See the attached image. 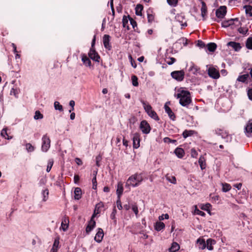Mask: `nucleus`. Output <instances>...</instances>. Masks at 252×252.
Here are the masks:
<instances>
[{"instance_id":"obj_13","label":"nucleus","mask_w":252,"mask_h":252,"mask_svg":"<svg viewBox=\"0 0 252 252\" xmlns=\"http://www.w3.org/2000/svg\"><path fill=\"white\" fill-rule=\"evenodd\" d=\"M175 19L177 22L180 23L182 28L187 26V21L185 19V16L182 14H177L175 16Z\"/></svg>"},{"instance_id":"obj_20","label":"nucleus","mask_w":252,"mask_h":252,"mask_svg":"<svg viewBox=\"0 0 252 252\" xmlns=\"http://www.w3.org/2000/svg\"><path fill=\"white\" fill-rule=\"evenodd\" d=\"M197 244L198 245V248L200 250H204L206 248V244L205 241L204 239L199 238L197 240Z\"/></svg>"},{"instance_id":"obj_49","label":"nucleus","mask_w":252,"mask_h":252,"mask_svg":"<svg viewBox=\"0 0 252 252\" xmlns=\"http://www.w3.org/2000/svg\"><path fill=\"white\" fill-rule=\"evenodd\" d=\"M54 107L56 110H58L60 111H63V107L62 105L58 101H55L54 102Z\"/></svg>"},{"instance_id":"obj_58","label":"nucleus","mask_w":252,"mask_h":252,"mask_svg":"<svg viewBox=\"0 0 252 252\" xmlns=\"http://www.w3.org/2000/svg\"><path fill=\"white\" fill-rule=\"evenodd\" d=\"M195 213L196 214L200 215L201 216H205L206 215L204 212L199 210L197 208V207H196L195 209Z\"/></svg>"},{"instance_id":"obj_59","label":"nucleus","mask_w":252,"mask_h":252,"mask_svg":"<svg viewBox=\"0 0 252 252\" xmlns=\"http://www.w3.org/2000/svg\"><path fill=\"white\" fill-rule=\"evenodd\" d=\"M132 210H133L135 214L137 216L139 212L137 206L136 205H132Z\"/></svg>"},{"instance_id":"obj_10","label":"nucleus","mask_w":252,"mask_h":252,"mask_svg":"<svg viewBox=\"0 0 252 252\" xmlns=\"http://www.w3.org/2000/svg\"><path fill=\"white\" fill-rule=\"evenodd\" d=\"M208 75L215 79H218L220 77V72L218 70L214 67H210L208 69Z\"/></svg>"},{"instance_id":"obj_63","label":"nucleus","mask_w":252,"mask_h":252,"mask_svg":"<svg viewBox=\"0 0 252 252\" xmlns=\"http://www.w3.org/2000/svg\"><path fill=\"white\" fill-rule=\"evenodd\" d=\"M167 179L171 183L174 184L176 183V179L174 176H171V179L169 177H167Z\"/></svg>"},{"instance_id":"obj_50","label":"nucleus","mask_w":252,"mask_h":252,"mask_svg":"<svg viewBox=\"0 0 252 252\" xmlns=\"http://www.w3.org/2000/svg\"><path fill=\"white\" fill-rule=\"evenodd\" d=\"M167 2L170 6L175 7L177 5L178 0H167Z\"/></svg>"},{"instance_id":"obj_30","label":"nucleus","mask_w":252,"mask_h":252,"mask_svg":"<svg viewBox=\"0 0 252 252\" xmlns=\"http://www.w3.org/2000/svg\"><path fill=\"white\" fill-rule=\"evenodd\" d=\"M59 243V237H57L54 240L52 248L51 250V252H57Z\"/></svg>"},{"instance_id":"obj_28","label":"nucleus","mask_w":252,"mask_h":252,"mask_svg":"<svg viewBox=\"0 0 252 252\" xmlns=\"http://www.w3.org/2000/svg\"><path fill=\"white\" fill-rule=\"evenodd\" d=\"M201 2L202 4L201 8V15L202 17L203 18V19H205V16L207 14V7L206 5L205 2L203 1L202 0H201Z\"/></svg>"},{"instance_id":"obj_62","label":"nucleus","mask_w":252,"mask_h":252,"mask_svg":"<svg viewBox=\"0 0 252 252\" xmlns=\"http://www.w3.org/2000/svg\"><path fill=\"white\" fill-rule=\"evenodd\" d=\"M169 219V215L167 214H163L161 216H160L159 217V220H163L164 219Z\"/></svg>"},{"instance_id":"obj_5","label":"nucleus","mask_w":252,"mask_h":252,"mask_svg":"<svg viewBox=\"0 0 252 252\" xmlns=\"http://www.w3.org/2000/svg\"><path fill=\"white\" fill-rule=\"evenodd\" d=\"M171 75L173 78L178 81H182L185 77V72L183 70L174 71L171 72Z\"/></svg>"},{"instance_id":"obj_56","label":"nucleus","mask_w":252,"mask_h":252,"mask_svg":"<svg viewBox=\"0 0 252 252\" xmlns=\"http://www.w3.org/2000/svg\"><path fill=\"white\" fill-rule=\"evenodd\" d=\"M129 59L130 61V63L131 65L135 68L137 66L136 63H135V62L133 60L132 57L131 55H129L128 56Z\"/></svg>"},{"instance_id":"obj_17","label":"nucleus","mask_w":252,"mask_h":252,"mask_svg":"<svg viewBox=\"0 0 252 252\" xmlns=\"http://www.w3.org/2000/svg\"><path fill=\"white\" fill-rule=\"evenodd\" d=\"M164 109L165 112L168 114L169 118L172 120H175L176 119L175 115L172 112L171 109L167 105L166 103L164 105Z\"/></svg>"},{"instance_id":"obj_8","label":"nucleus","mask_w":252,"mask_h":252,"mask_svg":"<svg viewBox=\"0 0 252 252\" xmlns=\"http://www.w3.org/2000/svg\"><path fill=\"white\" fill-rule=\"evenodd\" d=\"M227 12V8L225 6H220L216 10V15L219 19H222L224 17Z\"/></svg>"},{"instance_id":"obj_45","label":"nucleus","mask_w":252,"mask_h":252,"mask_svg":"<svg viewBox=\"0 0 252 252\" xmlns=\"http://www.w3.org/2000/svg\"><path fill=\"white\" fill-rule=\"evenodd\" d=\"M246 47L248 49L252 50V37H249L246 41Z\"/></svg>"},{"instance_id":"obj_34","label":"nucleus","mask_w":252,"mask_h":252,"mask_svg":"<svg viewBox=\"0 0 252 252\" xmlns=\"http://www.w3.org/2000/svg\"><path fill=\"white\" fill-rule=\"evenodd\" d=\"M195 131L193 130H185L183 131L182 135L184 138H187L189 136L193 135Z\"/></svg>"},{"instance_id":"obj_15","label":"nucleus","mask_w":252,"mask_h":252,"mask_svg":"<svg viewBox=\"0 0 252 252\" xmlns=\"http://www.w3.org/2000/svg\"><path fill=\"white\" fill-rule=\"evenodd\" d=\"M245 129L248 136H252V119L248 122Z\"/></svg>"},{"instance_id":"obj_25","label":"nucleus","mask_w":252,"mask_h":252,"mask_svg":"<svg viewBox=\"0 0 252 252\" xmlns=\"http://www.w3.org/2000/svg\"><path fill=\"white\" fill-rule=\"evenodd\" d=\"M243 8L245 9L246 14L250 17L249 19H252V5H246Z\"/></svg>"},{"instance_id":"obj_60","label":"nucleus","mask_w":252,"mask_h":252,"mask_svg":"<svg viewBox=\"0 0 252 252\" xmlns=\"http://www.w3.org/2000/svg\"><path fill=\"white\" fill-rule=\"evenodd\" d=\"M18 94V91L16 89L14 88H12L10 91V94L13 95L15 97H17V94Z\"/></svg>"},{"instance_id":"obj_14","label":"nucleus","mask_w":252,"mask_h":252,"mask_svg":"<svg viewBox=\"0 0 252 252\" xmlns=\"http://www.w3.org/2000/svg\"><path fill=\"white\" fill-rule=\"evenodd\" d=\"M103 236L104 233L103 229L99 228H98V231L94 237V240L98 243H100L102 240Z\"/></svg>"},{"instance_id":"obj_43","label":"nucleus","mask_w":252,"mask_h":252,"mask_svg":"<svg viewBox=\"0 0 252 252\" xmlns=\"http://www.w3.org/2000/svg\"><path fill=\"white\" fill-rule=\"evenodd\" d=\"M43 195V201H46L48 198L49 190L47 189H45L42 192Z\"/></svg>"},{"instance_id":"obj_37","label":"nucleus","mask_w":252,"mask_h":252,"mask_svg":"<svg viewBox=\"0 0 252 252\" xmlns=\"http://www.w3.org/2000/svg\"><path fill=\"white\" fill-rule=\"evenodd\" d=\"M128 18L129 20L130 24L132 25V28L134 29V31L139 32V31H138V29L137 28L136 22L134 20H133L131 17H130L129 16H128Z\"/></svg>"},{"instance_id":"obj_24","label":"nucleus","mask_w":252,"mask_h":252,"mask_svg":"<svg viewBox=\"0 0 252 252\" xmlns=\"http://www.w3.org/2000/svg\"><path fill=\"white\" fill-rule=\"evenodd\" d=\"M102 207H103L102 203L100 202V203L97 204L95 205V207L94 213H93L91 218L94 219V218L96 216V215L100 213V208Z\"/></svg>"},{"instance_id":"obj_48","label":"nucleus","mask_w":252,"mask_h":252,"mask_svg":"<svg viewBox=\"0 0 252 252\" xmlns=\"http://www.w3.org/2000/svg\"><path fill=\"white\" fill-rule=\"evenodd\" d=\"M43 118V115L39 111L37 110L35 112L34 119L35 120L41 119Z\"/></svg>"},{"instance_id":"obj_64","label":"nucleus","mask_w":252,"mask_h":252,"mask_svg":"<svg viewBox=\"0 0 252 252\" xmlns=\"http://www.w3.org/2000/svg\"><path fill=\"white\" fill-rule=\"evenodd\" d=\"M247 94H248L249 98L250 100H252V89H249L248 90Z\"/></svg>"},{"instance_id":"obj_39","label":"nucleus","mask_w":252,"mask_h":252,"mask_svg":"<svg viewBox=\"0 0 252 252\" xmlns=\"http://www.w3.org/2000/svg\"><path fill=\"white\" fill-rule=\"evenodd\" d=\"M68 219H65L63 220L62 221L61 227L64 231H66L68 227Z\"/></svg>"},{"instance_id":"obj_47","label":"nucleus","mask_w":252,"mask_h":252,"mask_svg":"<svg viewBox=\"0 0 252 252\" xmlns=\"http://www.w3.org/2000/svg\"><path fill=\"white\" fill-rule=\"evenodd\" d=\"M53 163H54V160L53 159H49V160L48 161L47 169H46V171L47 172H49L50 171V170L53 166Z\"/></svg>"},{"instance_id":"obj_53","label":"nucleus","mask_w":252,"mask_h":252,"mask_svg":"<svg viewBox=\"0 0 252 252\" xmlns=\"http://www.w3.org/2000/svg\"><path fill=\"white\" fill-rule=\"evenodd\" d=\"M26 147L28 152H32L34 150V147L31 143L26 144Z\"/></svg>"},{"instance_id":"obj_51","label":"nucleus","mask_w":252,"mask_h":252,"mask_svg":"<svg viewBox=\"0 0 252 252\" xmlns=\"http://www.w3.org/2000/svg\"><path fill=\"white\" fill-rule=\"evenodd\" d=\"M248 29L244 27H240L238 29V32L243 34H246L248 32Z\"/></svg>"},{"instance_id":"obj_33","label":"nucleus","mask_w":252,"mask_h":252,"mask_svg":"<svg viewBox=\"0 0 252 252\" xmlns=\"http://www.w3.org/2000/svg\"><path fill=\"white\" fill-rule=\"evenodd\" d=\"M180 249L179 245L176 242H173L171 247L169 249V252H176Z\"/></svg>"},{"instance_id":"obj_11","label":"nucleus","mask_w":252,"mask_h":252,"mask_svg":"<svg viewBox=\"0 0 252 252\" xmlns=\"http://www.w3.org/2000/svg\"><path fill=\"white\" fill-rule=\"evenodd\" d=\"M133 140V147L134 149H137L140 146V134L138 132H136L133 134L132 138Z\"/></svg>"},{"instance_id":"obj_38","label":"nucleus","mask_w":252,"mask_h":252,"mask_svg":"<svg viewBox=\"0 0 252 252\" xmlns=\"http://www.w3.org/2000/svg\"><path fill=\"white\" fill-rule=\"evenodd\" d=\"M207 49L210 51V52H214L216 49H217V45L216 43H213V42H211V43H209L207 44Z\"/></svg>"},{"instance_id":"obj_3","label":"nucleus","mask_w":252,"mask_h":252,"mask_svg":"<svg viewBox=\"0 0 252 252\" xmlns=\"http://www.w3.org/2000/svg\"><path fill=\"white\" fill-rule=\"evenodd\" d=\"M140 102L142 104L145 111L151 118L156 121H158L159 120L157 113L154 110H152V107L150 104L143 99H141Z\"/></svg>"},{"instance_id":"obj_19","label":"nucleus","mask_w":252,"mask_h":252,"mask_svg":"<svg viewBox=\"0 0 252 252\" xmlns=\"http://www.w3.org/2000/svg\"><path fill=\"white\" fill-rule=\"evenodd\" d=\"M124 190L123 185L122 182H119L117 185V189L116 190L117 197L121 198Z\"/></svg>"},{"instance_id":"obj_54","label":"nucleus","mask_w":252,"mask_h":252,"mask_svg":"<svg viewBox=\"0 0 252 252\" xmlns=\"http://www.w3.org/2000/svg\"><path fill=\"white\" fill-rule=\"evenodd\" d=\"M102 159V157L100 155H98L95 158V161H96V165L97 166L99 167L100 164L99 162Z\"/></svg>"},{"instance_id":"obj_6","label":"nucleus","mask_w":252,"mask_h":252,"mask_svg":"<svg viewBox=\"0 0 252 252\" xmlns=\"http://www.w3.org/2000/svg\"><path fill=\"white\" fill-rule=\"evenodd\" d=\"M42 151L46 152L50 147V139L46 135H45L42 137Z\"/></svg>"},{"instance_id":"obj_1","label":"nucleus","mask_w":252,"mask_h":252,"mask_svg":"<svg viewBox=\"0 0 252 252\" xmlns=\"http://www.w3.org/2000/svg\"><path fill=\"white\" fill-rule=\"evenodd\" d=\"M177 98H179V103L183 106L188 107L192 102L190 93L188 91L178 90V94H174Z\"/></svg>"},{"instance_id":"obj_4","label":"nucleus","mask_w":252,"mask_h":252,"mask_svg":"<svg viewBox=\"0 0 252 252\" xmlns=\"http://www.w3.org/2000/svg\"><path fill=\"white\" fill-rule=\"evenodd\" d=\"M215 133L218 135H220L223 139H225L226 142L231 141L232 137L229 134L228 131L223 128L217 127L214 130Z\"/></svg>"},{"instance_id":"obj_27","label":"nucleus","mask_w":252,"mask_h":252,"mask_svg":"<svg viewBox=\"0 0 252 252\" xmlns=\"http://www.w3.org/2000/svg\"><path fill=\"white\" fill-rule=\"evenodd\" d=\"M249 78V74H246L242 75H240L237 79V81L238 82H241L244 83H248V79Z\"/></svg>"},{"instance_id":"obj_16","label":"nucleus","mask_w":252,"mask_h":252,"mask_svg":"<svg viewBox=\"0 0 252 252\" xmlns=\"http://www.w3.org/2000/svg\"><path fill=\"white\" fill-rule=\"evenodd\" d=\"M95 226V221L94 219L91 218V220L89 221V224L86 228V232L88 234Z\"/></svg>"},{"instance_id":"obj_40","label":"nucleus","mask_w":252,"mask_h":252,"mask_svg":"<svg viewBox=\"0 0 252 252\" xmlns=\"http://www.w3.org/2000/svg\"><path fill=\"white\" fill-rule=\"evenodd\" d=\"M232 25H233V20L231 19L224 21L221 23L222 27L224 28H227Z\"/></svg>"},{"instance_id":"obj_41","label":"nucleus","mask_w":252,"mask_h":252,"mask_svg":"<svg viewBox=\"0 0 252 252\" xmlns=\"http://www.w3.org/2000/svg\"><path fill=\"white\" fill-rule=\"evenodd\" d=\"M117 214V210L116 209V207L114 206L112 211V213L110 215V218L114 220V223L116 224L117 220L116 218V215Z\"/></svg>"},{"instance_id":"obj_29","label":"nucleus","mask_w":252,"mask_h":252,"mask_svg":"<svg viewBox=\"0 0 252 252\" xmlns=\"http://www.w3.org/2000/svg\"><path fill=\"white\" fill-rule=\"evenodd\" d=\"M147 18L148 23H152L155 19V15L153 14L152 9L149 8L147 10Z\"/></svg>"},{"instance_id":"obj_31","label":"nucleus","mask_w":252,"mask_h":252,"mask_svg":"<svg viewBox=\"0 0 252 252\" xmlns=\"http://www.w3.org/2000/svg\"><path fill=\"white\" fill-rule=\"evenodd\" d=\"M175 154L179 158H182L185 155V151L181 148H177L174 151Z\"/></svg>"},{"instance_id":"obj_35","label":"nucleus","mask_w":252,"mask_h":252,"mask_svg":"<svg viewBox=\"0 0 252 252\" xmlns=\"http://www.w3.org/2000/svg\"><path fill=\"white\" fill-rule=\"evenodd\" d=\"M155 229L157 231H160L164 228L165 224L163 222H161V221L157 222L156 223V225L155 226Z\"/></svg>"},{"instance_id":"obj_52","label":"nucleus","mask_w":252,"mask_h":252,"mask_svg":"<svg viewBox=\"0 0 252 252\" xmlns=\"http://www.w3.org/2000/svg\"><path fill=\"white\" fill-rule=\"evenodd\" d=\"M127 24L128 20L127 19L126 17V16H124L123 18V26L124 27H126V26L127 29L129 30V28L128 26H127Z\"/></svg>"},{"instance_id":"obj_61","label":"nucleus","mask_w":252,"mask_h":252,"mask_svg":"<svg viewBox=\"0 0 252 252\" xmlns=\"http://www.w3.org/2000/svg\"><path fill=\"white\" fill-rule=\"evenodd\" d=\"M190 154H191V157L196 158V157L197 156V152H196V151L195 149H192L191 150Z\"/></svg>"},{"instance_id":"obj_22","label":"nucleus","mask_w":252,"mask_h":252,"mask_svg":"<svg viewBox=\"0 0 252 252\" xmlns=\"http://www.w3.org/2000/svg\"><path fill=\"white\" fill-rule=\"evenodd\" d=\"M227 45L228 46L232 47L236 51H239L241 48L240 44L239 43H237L236 42H234V41L229 42L228 43Z\"/></svg>"},{"instance_id":"obj_2","label":"nucleus","mask_w":252,"mask_h":252,"mask_svg":"<svg viewBox=\"0 0 252 252\" xmlns=\"http://www.w3.org/2000/svg\"><path fill=\"white\" fill-rule=\"evenodd\" d=\"M143 180L142 174L136 173L128 178L126 184L133 187H136L141 184Z\"/></svg>"},{"instance_id":"obj_12","label":"nucleus","mask_w":252,"mask_h":252,"mask_svg":"<svg viewBox=\"0 0 252 252\" xmlns=\"http://www.w3.org/2000/svg\"><path fill=\"white\" fill-rule=\"evenodd\" d=\"M110 36L108 34H104L103 37V43L105 49L110 50L112 46L110 43Z\"/></svg>"},{"instance_id":"obj_21","label":"nucleus","mask_w":252,"mask_h":252,"mask_svg":"<svg viewBox=\"0 0 252 252\" xmlns=\"http://www.w3.org/2000/svg\"><path fill=\"white\" fill-rule=\"evenodd\" d=\"M81 57L82 61L83 62V63L87 66H91L92 65L91 61L87 56V55L85 54H82L81 55Z\"/></svg>"},{"instance_id":"obj_9","label":"nucleus","mask_w":252,"mask_h":252,"mask_svg":"<svg viewBox=\"0 0 252 252\" xmlns=\"http://www.w3.org/2000/svg\"><path fill=\"white\" fill-rule=\"evenodd\" d=\"M88 55L89 58L93 61L97 63H99L100 57L98 53L96 51L95 49H90L88 53Z\"/></svg>"},{"instance_id":"obj_26","label":"nucleus","mask_w":252,"mask_h":252,"mask_svg":"<svg viewBox=\"0 0 252 252\" xmlns=\"http://www.w3.org/2000/svg\"><path fill=\"white\" fill-rule=\"evenodd\" d=\"M198 163L202 170L206 168V159L204 156L202 155L200 157Z\"/></svg>"},{"instance_id":"obj_36","label":"nucleus","mask_w":252,"mask_h":252,"mask_svg":"<svg viewBox=\"0 0 252 252\" xmlns=\"http://www.w3.org/2000/svg\"><path fill=\"white\" fill-rule=\"evenodd\" d=\"M143 9V6L141 4H138L135 7V14L138 16H142Z\"/></svg>"},{"instance_id":"obj_7","label":"nucleus","mask_w":252,"mask_h":252,"mask_svg":"<svg viewBox=\"0 0 252 252\" xmlns=\"http://www.w3.org/2000/svg\"><path fill=\"white\" fill-rule=\"evenodd\" d=\"M139 128L144 134L149 133L151 130L149 124L146 120H143L141 122Z\"/></svg>"},{"instance_id":"obj_32","label":"nucleus","mask_w":252,"mask_h":252,"mask_svg":"<svg viewBox=\"0 0 252 252\" xmlns=\"http://www.w3.org/2000/svg\"><path fill=\"white\" fill-rule=\"evenodd\" d=\"M1 136L4 137L5 139L10 140L12 138V136L9 135L7 133V128L4 127L3 128L1 131Z\"/></svg>"},{"instance_id":"obj_57","label":"nucleus","mask_w":252,"mask_h":252,"mask_svg":"<svg viewBox=\"0 0 252 252\" xmlns=\"http://www.w3.org/2000/svg\"><path fill=\"white\" fill-rule=\"evenodd\" d=\"M117 206L119 210H122L123 209V206L122 205V203L121 201V198H118L117 200Z\"/></svg>"},{"instance_id":"obj_42","label":"nucleus","mask_w":252,"mask_h":252,"mask_svg":"<svg viewBox=\"0 0 252 252\" xmlns=\"http://www.w3.org/2000/svg\"><path fill=\"white\" fill-rule=\"evenodd\" d=\"M222 190L223 192H227L231 189L230 185L227 183H222Z\"/></svg>"},{"instance_id":"obj_18","label":"nucleus","mask_w":252,"mask_h":252,"mask_svg":"<svg viewBox=\"0 0 252 252\" xmlns=\"http://www.w3.org/2000/svg\"><path fill=\"white\" fill-rule=\"evenodd\" d=\"M216 243V241L215 240L211 238L208 239L206 243V248H207L208 250L212 251L214 249L213 245H215Z\"/></svg>"},{"instance_id":"obj_55","label":"nucleus","mask_w":252,"mask_h":252,"mask_svg":"<svg viewBox=\"0 0 252 252\" xmlns=\"http://www.w3.org/2000/svg\"><path fill=\"white\" fill-rule=\"evenodd\" d=\"M168 60H169L166 61V62L169 65H171L173 64L176 61V59L173 57L169 58Z\"/></svg>"},{"instance_id":"obj_23","label":"nucleus","mask_w":252,"mask_h":252,"mask_svg":"<svg viewBox=\"0 0 252 252\" xmlns=\"http://www.w3.org/2000/svg\"><path fill=\"white\" fill-rule=\"evenodd\" d=\"M74 193L75 200H79L82 197V190L80 188H75Z\"/></svg>"},{"instance_id":"obj_46","label":"nucleus","mask_w":252,"mask_h":252,"mask_svg":"<svg viewBox=\"0 0 252 252\" xmlns=\"http://www.w3.org/2000/svg\"><path fill=\"white\" fill-rule=\"evenodd\" d=\"M131 80L133 86L135 87L138 86V78L136 75H133L131 76Z\"/></svg>"},{"instance_id":"obj_44","label":"nucleus","mask_w":252,"mask_h":252,"mask_svg":"<svg viewBox=\"0 0 252 252\" xmlns=\"http://www.w3.org/2000/svg\"><path fill=\"white\" fill-rule=\"evenodd\" d=\"M97 174V171L94 172V177L92 179V183H93V189H96L97 187V181L96 175Z\"/></svg>"}]
</instances>
